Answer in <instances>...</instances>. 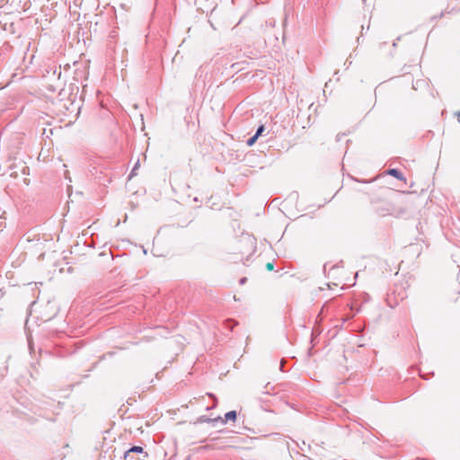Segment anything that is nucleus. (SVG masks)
Masks as SVG:
<instances>
[{"label": "nucleus", "instance_id": "12", "mask_svg": "<svg viewBox=\"0 0 460 460\" xmlns=\"http://www.w3.org/2000/svg\"><path fill=\"white\" fill-rule=\"evenodd\" d=\"M133 459V454H131V456H129V458L128 460H132Z\"/></svg>", "mask_w": 460, "mask_h": 460}, {"label": "nucleus", "instance_id": "4", "mask_svg": "<svg viewBox=\"0 0 460 460\" xmlns=\"http://www.w3.org/2000/svg\"><path fill=\"white\" fill-rule=\"evenodd\" d=\"M257 139H258V138H257V136H254V135H253L252 137H251L247 140V142H246L247 146H253V145L255 144V142H256V140H257Z\"/></svg>", "mask_w": 460, "mask_h": 460}, {"label": "nucleus", "instance_id": "8", "mask_svg": "<svg viewBox=\"0 0 460 460\" xmlns=\"http://www.w3.org/2000/svg\"><path fill=\"white\" fill-rule=\"evenodd\" d=\"M218 420H221V418L219 417L217 419H209V418L206 419L207 421H217Z\"/></svg>", "mask_w": 460, "mask_h": 460}, {"label": "nucleus", "instance_id": "2", "mask_svg": "<svg viewBox=\"0 0 460 460\" xmlns=\"http://www.w3.org/2000/svg\"><path fill=\"white\" fill-rule=\"evenodd\" d=\"M387 174H389L400 181H405L403 174L398 169H395V168L389 169L387 171Z\"/></svg>", "mask_w": 460, "mask_h": 460}, {"label": "nucleus", "instance_id": "3", "mask_svg": "<svg viewBox=\"0 0 460 460\" xmlns=\"http://www.w3.org/2000/svg\"><path fill=\"white\" fill-rule=\"evenodd\" d=\"M237 413L235 411H230L225 414V420H221L222 423H226L228 420L234 421L236 420Z\"/></svg>", "mask_w": 460, "mask_h": 460}, {"label": "nucleus", "instance_id": "10", "mask_svg": "<svg viewBox=\"0 0 460 460\" xmlns=\"http://www.w3.org/2000/svg\"><path fill=\"white\" fill-rule=\"evenodd\" d=\"M343 136H344L343 134L342 135H340V134L337 135V140L340 141Z\"/></svg>", "mask_w": 460, "mask_h": 460}, {"label": "nucleus", "instance_id": "7", "mask_svg": "<svg viewBox=\"0 0 460 460\" xmlns=\"http://www.w3.org/2000/svg\"><path fill=\"white\" fill-rule=\"evenodd\" d=\"M266 269L269 270H273V264L269 262L266 264Z\"/></svg>", "mask_w": 460, "mask_h": 460}, {"label": "nucleus", "instance_id": "13", "mask_svg": "<svg viewBox=\"0 0 460 460\" xmlns=\"http://www.w3.org/2000/svg\"><path fill=\"white\" fill-rule=\"evenodd\" d=\"M396 46H397V43H396V41H394V42L393 43V47H394V48H395Z\"/></svg>", "mask_w": 460, "mask_h": 460}, {"label": "nucleus", "instance_id": "9", "mask_svg": "<svg viewBox=\"0 0 460 460\" xmlns=\"http://www.w3.org/2000/svg\"><path fill=\"white\" fill-rule=\"evenodd\" d=\"M246 279H247L246 278H242L240 279V284H242V285L244 284L246 282Z\"/></svg>", "mask_w": 460, "mask_h": 460}, {"label": "nucleus", "instance_id": "11", "mask_svg": "<svg viewBox=\"0 0 460 460\" xmlns=\"http://www.w3.org/2000/svg\"><path fill=\"white\" fill-rule=\"evenodd\" d=\"M457 119L460 122V111L457 113Z\"/></svg>", "mask_w": 460, "mask_h": 460}, {"label": "nucleus", "instance_id": "6", "mask_svg": "<svg viewBox=\"0 0 460 460\" xmlns=\"http://www.w3.org/2000/svg\"><path fill=\"white\" fill-rule=\"evenodd\" d=\"M138 167H139V161H137V162L136 163V164L134 165V167H133V169H132V171H131V172H130L129 178H131L133 175H135V174H136V171H137V169Z\"/></svg>", "mask_w": 460, "mask_h": 460}, {"label": "nucleus", "instance_id": "5", "mask_svg": "<svg viewBox=\"0 0 460 460\" xmlns=\"http://www.w3.org/2000/svg\"><path fill=\"white\" fill-rule=\"evenodd\" d=\"M265 130V128L263 125H261L257 130H256V133L254 134V136H257V138L264 132Z\"/></svg>", "mask_w": 460, "mask_h": 460}, {"label": "nucleus", "instance_id": "1", "mask_svg": "<svg viewBox=\"0 0 460 460\" xmlns=\"http://www.w3.org/2000/svg\"><path fill=\"white\" fill-rule=\"evenodd\" d=\"M134 453H143V448L139 446H134L131 448H129L128 451L124 453V458L125 460H128L129 458V456Z\"/></svg>", "mask_w": 460, "mask_h": 460}]
</instances>
